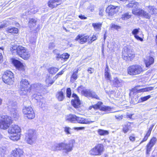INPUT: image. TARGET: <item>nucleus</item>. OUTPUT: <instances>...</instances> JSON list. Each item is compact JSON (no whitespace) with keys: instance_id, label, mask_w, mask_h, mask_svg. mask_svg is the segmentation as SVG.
Instances as JSON below:
<instances>
[{"instance_id":"f257e3e1","label":"nucleus","mask_w":157,"mask_h":157,"mask_svg":"<svg viewBox=\"0 0 157 157\" xmlns=\"http://www.w3.org/2000/svg\"><path fill=\"white\" fill-rule=\"evenodd\" d=\"M13 122L11 117L6 115L0 116V129L8 130V133L11 135L9 138L13 141H17L20 139L18 134L21 131L20 128L17 125H10Z\"/></svg>"},{"instance_id":"f03ea898","label":"nucleus","mask_w":157,"mask_h":157,"mask_svg":"<svg viewBox=\"0 0 157 157\" xmlns=\"http://www.w3.org/2000/svg\"><path fill=\"white\" fill-rule=\"evenodd\" d=\"M10 51L13 54L16 53L19 57L25 60H28L30 57V52L22 45H13L10 48Z\"/></svg>"},{"instance_id":"7ed1b4c3","label":"nucleus","mask_w":157,"mask_h":157,"mask_svg":"<svg viewBox=\"0 0 157 157\" xmlns=\"http://www.w3.org/2000/svg\"><path fill=\"white\" fill-rule=\"evenodd\" d=\"M29 82L27 79H22L20 82V92L22 95H25L30 93L32 89L36 88L34 84L30 85Z\"/></svg>"},{"instance_id":"20e7f679","label":"nucleus","mask_w":157,"mask_h":157,"mask_svg":"<svg viewBox=\"0 0 157 157\" xmlns=\"http://www.w3.org/2000/svg\"><path fill=\"white\" fill-rule=\"evenodd\" d=\"M98 36L96 35L93 34L90 37L89 35L85 34H79L75 39V40L78 41L81 44H84L87 42L88 44H91L93 41L96 40Z\"/></svg>"},{"instance_id":"39448f33","label":"nucleus","mask_w":157,"mask_h":157,"mask_svg":"<svg viewBox=\"0 0 157 157\" xmlns=\"http://www.w3.org/2000/svg\"><path fill=\"white\" fill-rule=\"evenodd\" d=\"M2 79L3 82L8 85H11L14 82V74L11 71L7 70L2 74Z\"/></svg>"},{"instance_id":"423d86ee","label":"nucleus","mask_w":157,"mask_h":157,"mask_svg":"<svg viewBox=\"0 0 157 157\" xmlns=\"http://www.w3.org/2000/svg\"><path fill=\"white\" fill-rule=\"evenodd\" d=\"M144 71L143 66L137 64L131 65L127 68V74L130 76L140 74Z\"/></svg>"},{"instance_id":"0eeeda50","label":"nucleus","mask_w":157,"mask_h":157,"mask_svg":"<svg viewBox=\"0 0 157 157\" xmlns=\"http://www.w3.org/2000/svg\"><path fill=\"white\" fill-rule=\"evenodd\" d=\"M73 144V142H69L68 144L63 142L59 143L54 146L53 150L57 151L64 150L66 153H67L72 150L74 147Z\"/></svg>"},{"instance_id":"6e6552de","label":"nucleus","mask_w":157,"mask_h":157,"mask_svg":"<svg viewBox=\"0 0 157 157\" xmlns=\"http://www.w3.org/2000/svg\"><path fill=\"white\" fill-rule=\"evenodd\" d=\"M105 150L104 146L102 144H98L89 151V154L92 156L101 155Z\"/></svg>"},{"instance_id":"1a4fd4ad","label":"nucleus","mask_w":157,"mask_h":157,"mask_svg":"<svg viewBox=\"0 0 157 157\" xmlns=\"http://www.w3.org/2000/svg\"><path fill=\"white\" fill-rule=\"evenodd\" d=\"M22 113L24 117L28 120L33 119L35 117L34 111L31 106L24 107L22 109Z\"/></svg>"},{"instance_id":"9d476101","label":"nucleus","mask_w":157,"mask_h":157,"mask_svg":"<svg viewBox=\"0 0 157 157\" xmlns=\"http://www.w3.org/2000/svg\"><path fill=\"white\" fill-rule=\"evenodd\" d=\"M120 8L119 6L110 4L106 7L105 12L109 17H112L118 13Z\"/></svg>"},{"instance_id":"9b49d317","label":"nucleus","mask_w":157,"mask_h":157,"mask_svg":"<svg viewBox=\"0 0 157 157\" xmlns=\"http://www.w3.org/2000/svg\"><path fill=\"white\" fill-rule=\"evenodd\" d=\"M36 139L35 131L33 130H29L25 136V140L26 142L32 145L35 143Z\"/></svg>"},{"instance_id":"f8f14e48","label":"nucleus","mask_w":157,"mask_h":157,"mask_svg":"<svg viewBox=\"0 0 157 157\" xmlns=\"http://www.w3.org/2000/svg\"><path fill=\"white\" fill-rule=\"evenodd\" d=\"M135 54L129 50H127L122 52V58L126 61H132L135 57Z\"/></svg>"},{"instance_id":"ddd939ff","label":"nucleus","mask_w":157,"mask_h":157,"mask_svg":"<svg viewBox=\"0 0 157 157\" xmlns=\"http://www.w3.org/2000/svg\"><path fill=\"white\" fill-rule=\"evenodd\" d=\"M72 97L74 99L71 100V105L76 109L80 108L81 106L82 102L78 96L75 93H73L72 94Z\"/></svg>"},{"instance_id":"4468645a","label":"nucleus","mask_w":157,"mask_h":157,"mask_svg":"<svg viewBox=\"0 0 157 157\" xmlns=\"http://www.w3.org/2000/svg\"><path fill=\"white\" fill-rule=\"evenodd\" d=\"M157 141V139L155 137H152L150 139L146 146V154H150L152 147L155 144Z\"/></svg>"},{"instance_id":"2eb2a0df","label":"nucleus","mask_w":157,"mask_h":157,"mask_svg":"<svg viewBox=\"0 0 157 157\" xmlns=\"http://www.w3.org/2000/svg\"><path fill=\"white\" fill-rule=\"evenodd\" d=\"M103 104L102 102L99 101L94 105V109L95 110L99 109L101 111H104L105 112L110 111L111 110V108L108 106H102Z\"/></svg>"},{"instance_id":"dca6fc26","label":"nucleus","mask_w":157,"mask_h":157,"mask_svg":"<svg viewBox=\"0 0 157 157\" xmlns=\"http://www.w3.org/2000/svg\"><path fill=\"white\" fill-rule=\"evenodd\" d=\"M12 63L14 66L18 70L22 71H25V67L22 63L20 61L14 59H13Z\"/></svg>"},{"instance_id":"f3484780","label":"nucleus","mask_w":157,"mask_h":157,"mask_svg":"<svg viewBox=\"0 0 157 157\" xmlns=\"http://www.w3.org/2000/svg\"><path fill=\"white\" fill-rule=\"evenodd\" d=\"M24 154V152L22 149L16 148L12 151L10 157H21Z\"/></svg>"},{"instance_id":"a211bd4d","label":"nucleus","mask_w":157,"mask_h":157,"mask_svg":"<svg viewBox=\"0 0 157 157\" xmlns=\"http://www.w3.org/2000/svg\"><path fill=\"white\" fill-rule=\"evenodd\" d=\"M62 0H49L48 2V6L49 8L52 9L60 5V3H59Z\"/></svg>"},{"instance_id":"6ab92c4d","label":"nucleus","mask_w":157,"mask_h":157,"mask_svg":"<svg viewBox=\"0 0 157 157\" xmlns=\"http://www.w3.org/2000/svg\"><path fill=\"white\" fill-rule=\"evenodd\" d=\"M64 88H63L60 90L58 91L56 94V97L59 101H62L65 98L64 94Z\"/></svg>"},{"instance_id":"aec40b11","label":"nucleus","mask_w":157,"mask_h":157,"mask_svg":"<svg viewBox=\"0 0 157 157\" xmlns=\"http://www.w3.org/2000/svg\"><path fill=\"white\" fill-rule=\"evenodd\" d=\"M86 96L85 97L87 98H94L97 100H100V98L96 93L93 91L90 90H88L85 93Z\"/></svg>"},{"instance_id":"412c9836","label":"nucleus","mask_w":157,"mask_h":157,"mask_svg":"<svg viewBox=\"0 0 157 157\" xmlns=\"http://www.w3.org/2000/svg\"><path fill=\"white\" fill-rule=\"evenodd\" d=\"M104 77L106 81H111L112 77L110 71L107 63L106 64V67L104 70Z\"/></svg>"},{"instance_id":"4be33fe9","label":"nucleus","mask_w":157,"mask_h":157,"mask_svg":"<svg viewBox=\"0 0 157 157\" xmlns=\"http://www.w3.org/2000/svg\"><path fill=\"white\" fill-rule=\"evenodd\" d=\"M6 32L8 34L14 35L19 33V30L17 28L14 26H10L6 29Z\"/></svg>"},{"instance_id":"5701e85b","label":"nucleus","mask_w":157,"mask_h":157,"mask_svg":"<svg viewBox=\"0 0 157 157\" xmlns=\"http://www.w3.org/2000/svg\"><path fill=\"white\" fill-rule=\"evenodd\" d=\"M92 122L88 119L78 116H77L76 121V123L83 124H90Z\"/></svg>"},{"instance_id":"b1692460","label":"nucleus","mask_w":157,"mask_h":157,"mask_svg":"<svg viewBox=\"0 0 157 157\" xmlns=\"http://www.w3.org/2000/svg\"><path fill=\"white\" fill-rule=\"evenodd\" d=\"M153 127V125H151L150 127L148 130L147 131L146 134H145L142 140L140 143V144H141L144 142H145L147 140L149 137L150 136L151 134Z\"/></svg>"},{"instance_id":"393cba45","label":"nucleus","mask_w":157,"mask_h":157,"mask_svg":"<svg viewBox=\"0 0 157 157\" xmlns=\"http://www.w3.org/2000/svg\"><path fill=\"white\" fill-rule=\"evenodd\" d=\"M140 30V29L139 28L135 29L132 31V33L134 35L135 38L136 39L138 40L142 41L143 40V38L139 37L137 35Z\"/></svg>"},{"instance_id":"a878e982","label":"nucleus","mask_w":157,"mask_h":157,"mask_svg":"<svg viewBox=\"0 0 157 157\" xmlns=\"http://www.w3.org/2000/svg\"><path fill=\"white\" fill-rule=\"evenodd\" d=\"M133 124V122H128L124 124L122 128V131L124 133H127L131 128V124Z\"/></svg>"},{"instance_id":"bb28decb","label":"nucleus","mask_w":157,"mask_h":157,"mask_svg":"<svg viewBox=\"0 0 157 157\" xmlns=\"http://www.w3.org/2000/svg\"><path fill=\"white\" fill-rule=\"evenodd\" d=\"M70 55L67 53H64L60 55L59 54H57L56 58L58 59H60L62 60L66 61L69 57Z\"/></svg>"},{"instance_id":"cd10ccee","label":"nucleus","mask_w":157,"mask_h":157,"mask_svg":"<svg viewBox=\"0 0 157 157\" xmlns=\"http://www.w3.org/2000/svg\"><path fill=\"white\" fill-rule=\"evenodd\" d=\"M154 62V59L151 56H149L148 59L144 60L146 67H149Z\"/></svg>"},{"instance_id":"c85d7f7f","label":"nucleus","mask_w":157,"mask_h":157,"mask_svg":"<svg viewBox=\"0 0 157 157\" xmlns=\"http://www.w3.org/2000/svg\"><path fill=\"white\" fill-rule=\"evenodd\" d=\"M102 23L101 22L94 23L92 24V26L96 31H100L101 29Z\"/></svg>"},{"instance_id":"c756f323","label":"nucleus","mask_w":157,"mask_h":157,"mask_svg":"<svg viewBox=\"0 0 157 157\" xmlns=\"http://www.w3.org/2000/svg\"><path fill=\"white\" fill-rule=\"evenodd\" d=\"M78 69H77L76 71L73 72L70 77L71 82L72 81L73 82L77 79L78 78Z\"/></svg>"},{"instance_id":"7c9ffc66","label":"nucleus","mask_w":157,"mask_h":157,"mask_svg":"<svg viewBox=\"0 0 157 157\" xmlns=\"http://www.w3.org/2000/svg\"><path fill=\"white\" fill-rule=\"evenodd\" d=\"M84 87L82 85H81L78 86L77 88V90L78 93H81L82 94L85 96L86 94L85 93L88 91V89H84Z\"/></svg>"},{"instance_id":"2f4dec72","label":"nucleus","mask_w":157,"mask_h":157,"mask_svg":"<svg viewBox=\"0 0 157 157\" xmlns=\"http://www.w3.org/2000/svg\"><path fill=\"white\" fill-rule=\"evenodd\" d=\"M37 21L34 18L29 19L28 22L29 27L30 28H32L36 26Z\"/></svg>"},{"instance_id":"473e14b6","label":"nucleus","mask_w":157,"mask_h":157,"mask_svg":"<svg viewBox=\"0 0 157 157\" xmlns=\"http://www.w3.org/2000/svg\"><path fill=\"white\" fill-rule=\"evenodd\" d=\"M77 116L74 114H69L67 118V120L73 123H76Z\"/></svg>"},{"instance_id":"72a5a7b5","label":"nucleus","mask_w":157,"mask_h":157,"mask_svg":"<svg viewBox=\"0 0 157 157\" xmlns=\"http://www.w3.org/2000/svg\"><path fill=\"white\" fill-rule=\"evenodd\" d=\"M47 70L50 74L54 75L59 70V69L57 67H51L48 68Z\"/></svg>"},{"instance_id":"f704fd0d","label":"nucleus","mask_w":157,"mask_h":157,"mask_svg":"<svg viewBox=\"0 0 157 157\" xmlns=\"http://www.w3.org/2000/svg\"><path fill=\"white\" fill-rule=\"evenodd\" d=\"M147 8L148 9V13L151 16L156 13V9L154 6H149Z\"/></svg>"},{"instance_id":"c9c22d12","label":"nucleus","mask_w":157,"mask_h":157,"mask_svg":"<svg viewBox=\"0 0 157 157\" xmlns=\"http://www.w3.org/2000/svg\"><path fill=\"white\" fill-rule=\"evenodd\" d=\"M140 85H137L135 86L132 89L131 91L132 92L133 94L143 92L142 88L138 89L137 88V87H140Z\"/></svg>"},{"instance_id":"e433bc0d","label":"nucleus","mask_w":157,"mask_h":157,"mask_svg":"<svg viewBox=\"0 0 157 157\" xmlns=\"http://www.w3.org/2000/svg\"><path fill=\"white\" fill-rule=\"evenodd\" d=\"M144 10L142 9L135 10L132 11V13L135 15L138 16H142Z\"/></svg>"},{"instance_id":"4c0bfd02","label":"nucleus","mask_w":157,"mask_h":157,"mask_svg":"<svg viewBox=\"0 0 157 157\" xmlns=\"http://www.w3.org/2000/svg\"><path fill=\"white\" fill-rule=\"evenodd\" d=\"M113 85L117 87L121 86V82L117 77H116L114 78Z\"/></svg>"},{"instance_id":"58836bf2","label":"nucleus","mask_w":157,"mask_h":157,"mask_svg":"<svg viewBox=\"0 0 157 157\" xmlns=\"http://www.w3.org/2000/svg\"><path fill=\"white\" fill-rule=\"evenodd\" d=\"M132 15L130 14L128 12L124 13L121 15V18L122 20H126L130 18L131 17Z\"/></svg>"},{"instance_id":"ea45409f","label":"nucleus","mask_w":157,"mask_h":157,"mask_svg":"<svg viewBox=\"0 0 157 157\" xmlns=\"http://www.w3.org/2000/svg\"><path fill=\"white\" fill-rule=\"evenodd\" d=\"M98 133L100 136L107 135L109 132L108 131L99 129L98 130Z\"/></svg>"},{"instance_id":"a19ab883","label":"nucleus","mask_w":157,"mask_h":157,"mask_svg":"<svg viewBox=\"0 0 157 157\" xmlns=\"http://www.w3.org/2000/svg\"><path fill=\"white\" fill-rule=\"evenodd\" d=\"M138 4V2H134L133 1H132L129 2L127 5L126 6L128 8H132L134 7V6L135 5L136 6H137Z\"/></svg>"},{"instance_id":"79ce46f5","label":"nucleus","mask_w":157,"mask_h":157,"mask_svg":"<svg viewBox=\"0 0 157 157\" xmlns=\"http://www.w3.org/2000/svg\"><path fill=\"white\" fill-rule=\"evenodd\" d=\"M121 28V26L117 25L114 24H111L110 26V29H115L117 30Z\"/></svg>"},{"instance_id":"37998d69","label":"nucleus","mask_w":157,"mask_h":157,"mask_svg":"<svg viewBox=\"0 0 157 157\" xmlns=\"http://www.w3.org/2000/svg\"><path fill=\"white\" fill-rule=\"evenodd\" d=\"M151 97V96L150 95H149L143 97H141L140 99V102H143L145 101Z\"/></svg>"},{"instance_id":"c03bdc74","label":"nucleus","mask_w":157,"mask_h":157,"mask_svg":"<svg viewBox=\"0 0 157 157\" xmlns=\"http://www.w3.org/2000/svg\"><path fill=\"white\" fill-rule=\"evenodd\" d=\"M71 94V90L70 88L68 87L66 89V96L68 98H70Z\"/></svg>"},{"instance_id":"a18cd8bd","label":"nucleus","mask_w":157,"mask_h":157,"mask_svg":"<svg viewBox=\"0 0 157 157\" xmlns=\"http://www.w3.org/2000/svg\"><path fill=\"white\" fill-rule=\"evenodd\" d=\"M142 16L144 18L148 19H150L151 17V15L149 13H147L144 10Z\"/></svg>"},{"instance_id":"49530a36","label":"nucleus","mask_w":157,"mask_h":157,"mask_svg":"<svg viewBox=\"0 0 157 157\" xmlns=\"http://www.w3.org/2000/svg\"><path fill=\"white\" fill-rule=\"evenodd\" d=\"M154 87L152 86H149L148 87H146L144 88H143V92H145L149 91L151 90L154 89Z\"/></svg>"},{"instance_id":"de8ad7c7","label":"nucleus","mask_w":157,"mask_h":157,"mask_svg":"<svg viewBox=\"0 0 157 157\" xmlns=\"http://www.w3.org/2000/svg\"><path fill=\"white\" fill-rule=\"evenodd\" d=\"M129 140L132 142H135L136 140V137L135 135L132 134L129 136Z\"/></svg>"},{"instance_id":"09e8293b","label":"nucleus","mask_w":157,"mask_h":157,"mask_svg":"<svg viewBox=\"0 0 157 157\" xmlns=\"http://www.w3.org/2000/svg\"><path fill=\"white\" fill-rule=\"evenodd\" d=\"M64 72V71H63V70H62L57 74L54 77V78H55V79H56L59 77V75H63Z\"/></svg>"},{"instance_id":"8fccbe9b","label":"nucleus","mask_w":157,"mask_h":157,"mask_svg":"<svg viewBox=\"0 0 157 157\" xmlns=\"http://www.w3.org/2000/svg\"><path fill=\"white\" fill-rule=\"evenodd\" d=\"M64 129V131L66 134H71V133L70 132V130L71 128L70 127H65Z\"/></svg>"},{"instance_id":"3c124183","label":"nucleus","mask_w":157,"mask_h":157,"mask_svg":"<svg viewBox=\"0 0 157 157\" xmlns=\"http://www.w3.org/2000/svg\"><path fill=\"white\" fill-rule=\"evenodd\" d=\"M116 119L118 120H121L123 118V115H116L115 116Z\"/></svg>"},{"instance_id":"603ef678","label":"nucleus","mask_w":157,"mask_h":157,"mask_svg":"<svg viewBox=\"0 0 157 157\" xmlns=\"http://www.w3.org/2000/svg\"><path fill=\"white\" fill-rule=\"evenodd\" d=\"M74 129L75 130H76L77 131H78L80 130H83L85 129V127H74Z\"/></svg>"},{"instance_id":"864d4df0","label":"nucleus","mask_w":157,"mask_h":157,"mask_svg":"<svg viewBox=\"0 0 157 157\" xmlns=\"http://www.w3.org/2000/svg\"><path fill=\"white\" fill-rule=\"evenodd\" d=\"M78 17L81 19L84 20L86 19H87V17L83 15H82V14L78 16Z\"/></svg>"},{"instance_id":"5fc2aeb1","label":"nucleus","mask_w":157,"mask_h":157,"mask_svg":"<svg viewBox=\"0 0 157 157\" xmlns=\"http://www.w3.org/2000/svg\"><path fill=\"white\" fill-rule=\"evenodd\" d=\"M94 68L91 67H89L87 69L88 72L90 74H92L93 73Z\"/></svg>"},{"instance_id":"6e6d98bb","label":"nucleus","mask_w":157,"mask_h":157,"mask_svg":"<svg viewBox=\"0 0 157 157\" xmlns=\"http://www.w3.org/2000/svg\"><path fill=\"white\" fill-rule=\"evenodd\" d=\"M3 61V57L2 53L0 52V63H2Z\"/></svg>"},{"instance_id":"4d7b16f0","label":"nucleus","mask_w":157,"mask_h":157,"mask_svg":"<svg viewBox=\"0 0 157 157\" xmlns=\"http://www.w3.org/2000/svg\"><path fill=\"white\" fill-rule=\"evenodd\" d=\"M6 26V24H1L0 25V29H1L3 28Z\"/></svg>"},{"instance_id":"13d9d810","label":"nucleus","mask_w":157,"mask_h":157,"mask_svg":"<svg viewBox=\"0 0 157 157\" xmlns=\"http://www.w3.org/2000/svg\"><path fill=\"white\" fill-rule=\"evenodd\" d=\"M107 33V31H105L104 35V40L105 41L107 37L106 34Z\"/></svg>"},{"instance_id":"bf43d9fd","label":"nucleus","mask_w":157,"mask_h":157,"mask_svg":"<svg viewBox=\"0 0 157 157\" xmlns=\"http://www.w3.org/2000/svg\"><path fill=\"white\" fill-rule=\"evenodd\" d=\"M132 114H129L127 115V117L130 118V119H131L132 118Z\"/></svg>"},{"instance_id":"052dcab7","label":"nucleus","mask_w":157,"mask_h":157,"mask_svg":"<svg viewBox=\"0 0 157 157\" xmlns=\"http://www.w3.org/2000/svg\"><path fill=\"white\" fill-rule=\"evenodd\" d=\"M92 108H94V105H92L89 107L88 109L89 110L91 109Z\"/></svg>"},{"instance_id":"680f3d73","label":"nucleus","mask_w":157,"mask_h":157,"mask_svg":"<svg viewBox=\"0 0 157 157\" xmlns=\"http://www.w3.org/2000/svg\"><path fill=\"white\" fill-rule=\"evenodd\" d=\"M2 99L0 98V105L2 104Z\"/></svg>"},{"instance_id":"e2e57ef3","label":"nucleus","mask_w":157,"mask_h":157,"mask_svg":"<svg viewBox=\"0 0 157 157\" xmlns=\"http://www.w3.org/2000/svg\"><path fill=\"white\" fill-rule=\"evenodd\" d=\"M0 49L2 50V51H3L4 50V48L3 47H0Z\"/></svg>"},{"instance_id":"0e129e2a","label":"nucleus","mask_w":157,"mask_h":157,"mask_svg":"<svg viewBox=\"0 0 157 157\" xmlns=\"http://www.w3.org/2000/svg\"><path fill=\"white\" fill-rule=\"evenodd\" d=\"M54 82V81H52V82H50V84H53Z\"/></svg>"},{"instance_id":"69168bd1","label":"nucleus","mask_w":157,"mask_h":157,"mask_svg":"<svg viewBox=\"0 0 157 157\" xmlns=\"http://www.w3.org/2000/svg\"><path fill=\"white\" fill-rule=\"evenodd\" d=\"M152 157H155V155H153Z\"/></svg>"},{"instance_id":"338daca9","label":"nucleus","mask_w":157,"mask_h":157,"mask_svg":"<svg viewBox=\"0 0 157 157\" xmlns=\"http://www.w3.org/2000/svg\"><path fill=\"white\" fill-rule=\"evenodd\" d=\"M18 114H17L16 115V116H17V117L18 116Z\"/></svg>"},{"instance_id":"774afa93","label":"nucleus","mask_w":157,"mask_h":157,"mask_svg":"<svg viewBox=\"0 0 157 157\" xmlns=\"http://www.w3.org/2000/svg\"><path fill=\"white\" fill-rule=\"evenodd\" d=\"M55 50H54L53 51V52H54V51Z\"/></svg>"}]
</instances>
